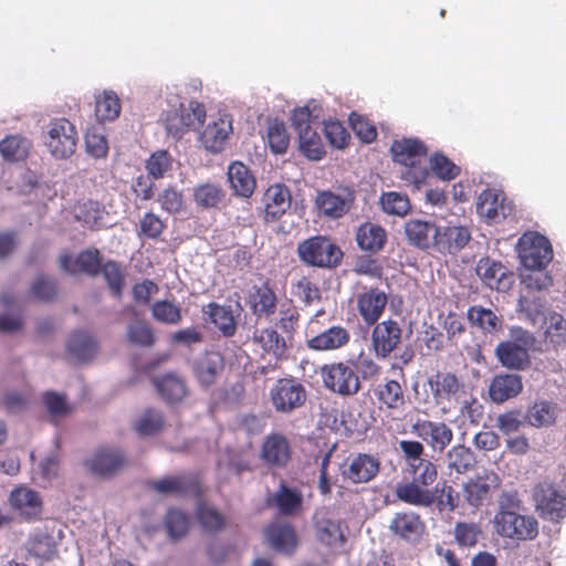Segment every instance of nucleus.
Returning <instances> with one entry per match:
<instances>
[{
	"label": "nucleus",
	"mask_w": 566,
	"mask_h": 566,
	"mask_svg": "<svg viewBox=\"0 0 566 566\" xmlns=\"http://www.w3.org/2000/svg\"><path fill=\"white\" fill-rule=\"evenodd\" d=\"M408 471L412 480L396 486L397 499L413 506H431L436 501V494L429 486L438 479L437 465L431 460L423 459L408 467Z\"/></svg>",
	"instance_id": "1"
},
{
	"label": "nucleus",
	"mask_w": 566,
	"mask_h": 566,
	"mask_svg": "<svg viewBox=\"0 0 566 566\" xmlns=\"http://www.w3.org/2000/svg\"><path fill=\"white\" fill-rule=\"evenodd\" d=\"M394 160L406 170L402 177L406 181L412 184L416 188L427 182L430 171L426 165L428 148L424 143L418 138H403L395 140L390 148Z\"/></svg>",
	"instance_id": "2"
},
{
	"label": "nucleus",
	"mask_w": 566,
	"mask_h": 566,
	"mask_svg": "<svg viewBox=\"0 0 566 566\" xmlns=\"http://www.w3.org/2000/svg\"><path fill=\"white\" fill-rule=\"evenodd\" d=\"M427 386L429 402L441 416H447L458 408L465 390L461 378L451 371H437L428 378Z\"/></svg>",
	"instance_id": "3"
},
{
	"label": "nucleus",
	"mask_w": 566,
	"mask_h": 566,
	"mask_svg": "<svg viewBox=\"0 0 566 566\" xmlns=\"http://www.w3.org/2000/svg\"><path fill=\"white\" fill-rule=\"evenodd\" d=\"M297 255L307 266L335 269L342 263L344 253L329 238L314 235L298 243Z\"/></svg>",
	"instance_id": "4"
},
{
	"label": "nucleus",
	"mask_w": 566,
	"mask_h": 566,
	"mask_svg": "<svg viewBox=\"0 0 566 566\" xmlns=\"http://www.w3.org/2000/svg\"><path fill=\"white\" fill-rule=\"evenodd\" d=\"M292 125L298 135L300 150L312 160H319L325 155V147L313 125H318L316 117L312 115L307 106L294 109Z\"/></svg>",
	"instance_id": "5"
},
{
	"label": "nucleus",
	"mask_w": 566,
	"mask_h": 566,
	"mask_svg": "<svg viewBox=\"0 0 566 566\" xmlns=\"http://www.w3.org/2000/svg\"><path fill=\"white\" fill-rule=\"evenodd\" d=\"M324 387L340 397H353L361 389L358 373L347 361L326 364L321 368Z\"/></svg>",
	"instance_id": "6"
},
{
	"label": "nucleus",
	"mask_w": 566,
	"mask_h": 566,
	"mask_svg": "<svg viewBox=\"0 0 566 566\" xmlns=\"http://www.w3.org/2000/svg\"><path fill=\"white\" fill-rule=\"evenodd\" d=\"M492 525L499 536L517 542L534 539L538 534L536 518L517 512H496Z\"/></svg>",
	"instance_id": "7"
},
{
	"label": "nucleus",
	"mask_w": 566,
	"mask_h": 566,
	"mask_svg": "<svg viewBox=\"0 0 566 566\" xmlns=\"http://www.w3.org/2000/svg\"><path fill=\"white\" fill-rule=\"evenodd\" d=\"M517 253L522 264L530 270H542L553 259L549 240L536 231H527L521 235Z\"/></svg>",
	"instance_id": "8"
},
{
	"label": "nucleus",
	"mask_w": 566,
	"mask_h": 566,
	"mask_svg": "<svg viewBox=\"0 0 566 566\" xmlns=\"http://www.w3.org/2000/svg\"><path fill=\"white\" fill-rule=\"evenodd\" d=\"M270 401L275 411L291 413L301 408L307 398L305 387L295 378H280L270 389Z\"/></svg>",
	"instance_id": "9"
},
{
	"label": "nucleus",
	"mask_w": 566,
	"mask_h": 566,
	"mask_svg": "<svg viewBox=\"0 0 566 566\" xmlns=\"http://www.w3.org/2000/svg\"><path fill=\"white\" fill-rule=\"evenodd\" d=\"M75 126L66 118H55L50 123L45 145L52 156L59 159L71 157L77 144Z\"/></svg>",
	"instance_id": "10"
},
{
	"label": "nucleus",
	"mask_w": 566,
	"mask_h": 566,
	"mask_svg": "<svg viewBox=\"0 0 566 566\" xmlns=\"http://www.w3.org/2000/svg\"><path fill=\"white\" fill-rule=\"evenodd\" d=\"M370 343L375 356L379 359L388 358L402 342V328L400 324L388 318L373 325Z\"/></svg>",
	"instance_id": "11"
},
{
	"label": "nucleus",
	"mask_w": 566,
	"mask_h": 566,
	"mask_svg": "<svg viewBox=\"0 0 566 566\" xmlns=\"http://www.w3.org/2000/svg\"><path fill=\"white\" fill-rule=\"evenodd\" d=\"M260 459L270 470L286 468L292 459V447L289 439L280 432L268 434L261 444Z\"/></svg>",
	"instance_id": "12"
},
{
	"label": "nucleus",
	"mask_w": 566,
	"mask_h": 566,
	"mask_svg": "<svg viewBox=\"0 0 566 566\" xmlns=\"http://www.w3.org/2000/svg\"><path fill=\"white\" fill-rule=\"evenodd\" d=\"M150 490L160 495H175L180 497L198 496L200 482L193 474L165 475L148 482Z\"/></svg>",
	"instance_id": "13"
},
{
	"label": "nucleus",
	"mask_w": 566,
	"mask_h": 566,
	"mask_svg": "<svg viewBox=\"0 0 566 566\" xmlns=\"http://www.w3.org/2000/svg\"><path fill=\"white\" fill-rule=\"evenodd\" d=\"M533 497L541 515L558 521L566 514L565 495L552 483L541 482L534 488Z\"/></svg>",
	"instance_id": "14"
},
{
	"label": "nucleus",
	"mask_w": 566,
	"mask_h": 566,
	"mask_svg": "<svg viewBox=\"0 0 566 566\" xmlns=\"http://www.w3.org/2000/svg\"><path fill=\"white\" fill-rule=\"evenodd\" d=\"M412 432L434 452H443L453 440L452 429L442 421L418 419L412 424Z\"/></svg>",
	"instance_id": "15"
},
{
	"label": "nucleus",
	"mask_w": 566,
	"mask_h": 566,
	"mask_svg": "<svg viewBox=\"0 0 566 566\" xmlns=\"http://www.w3.org/2000/svg\"><path fill=\"white\" fill-rule=\"evenodd\" d=\"M356 192L348 187L343 188V193L337 195L331 190L317 193L315 205L319 212L329 219H339L354 207Z\"/></svg>",
	"instance_id": "16"
},
{
	"label": "nucleus",
	"mask_w": 566,
	"mask_h": 566,
	"mask_svg": "<svg viewBox=\"0 0 566 566\" xmlns=\"http://www.w3.org/2000/svg\"><path fill=\"white\" fill-rule=\"evenodd\" d=\"M9 504L27 522L39 520L43 512L41 495L28 486L14 488L9 494Z\"/></svg>",
	"instance_id": "17"
},
{
	"label": "nucleus",
	"mask_w": 566,
	"mask_h": 566,
	"mask_svg": "<svg viewBox=\"0 0 566 566\" xmlns=\"http://www.w3.org/2000/svg\"><path fill=\"white\" fill-rule=\"evenodd\" d=\"M352 340L350 331L343 325H332L306 339V347L313 352H337L346 348Z\"/></svg>",
	"instance_id": "18"
},
{
	"label": "nucleus",
	"mask_w": 566,
	"mask_h": 566,
	"mask_svg": "<svg viewBox=\"0 0 566 566\" xmlns=\"http://www.w3.org/2000/svg\"><path fill=\"white\" fill-rule=\"evenodd\" d=\"M304 497L300 489L281 481L276 491L266 497V504L282 516H295L303 511Z\"/></svg>",
	"instance_id": "19"
},
{
	"label": "nucleus",
	"mask_w": 566,
	"mask_h": 566,
	"mask_svg": "<svg viewBox=\"0 0 566 566\" xmlns=\"http://www.w3.org/2000/svg\"><path fill=\"white\" fill-rule=\"evenodd\" d=\"M501 485L500 476L494 472L470 479L463 484L462 492L465 502L473 507H480L491 497L492 491Z\"/></svg>",
	"instance_id": "20"
},
{
	"label": "nucleus",
	"mask_w": 566,
	"mask_h": 566,
	"mask_svg": "<svg viewBox=\"0 0 566 566\" xmlns=\"http://www.w3.org/2000/svg\"><path fill=\"white\" fill-rule=\"evenodd\" d=\"M265 222H275L291 208L292 195L283 184L271 185L263 193Z\"/></svg>",
	"instance_id": "21"
},
{
	"label": "nucleus",
	"mask_w": 566,
	"mask_h": 566,
	"mask_svg": "<svg viewBox=\"0 0 566 566\" xmlns=\"http://www.w3.org/2000/svg\"><path fill=\"white\" fill-rule=\"evenodd\" d=\"M125 464V457L118 449L101 447L85 461L91 472L99 476H112Z\"/></svg>",
	"instance_id": "22"
},
{
	"label": "nucleus",
	"mask_w": 566,
	"mask_h": 566,
	"mask_svg": "<svg viewBox=\"0 0 566 566\" xmlns=\"http://www.w3.org/2000/svg\"><path fill=\"white\" fill-rule=\"evenodd\" d=\"M388 303L387 294L378 287H371L357 296V311L367 326L376 324Z\"/></svg>",
	"instance_id": "23"
},
{
	"label": "nucleus",
	"mask_w": 566,
	"mask_h": 566,
	"mask_svg": "<svg viewBox=\"0 0 566 566\" xmlns=\"http://www.w3.org/2000/svg\"><path fill=\"white\" fill-rule=\"evenodd\" d=\"M380 462L377 458L358 453L354 457L348 464L342 469V476L344 480L352 483H366L371 481L379 472Z\"/></svg>",
	"instance_id": "24"
},
{
	"label": "nucleus",
	"mask_w": 566,
	"mask_h": 566,
	"mask_svg": "<svg viewBox=\"0 0 566 566\" xmlns=\"http://www.w3.org/2000/svg\"><path fill=\"white\" fill-rule=\"evenodd\" d=\"M389 530L400 539L417 543L421 539L426 525L420 515L415 512H398L394 515Z\"/></svg>",
	"instance_id": "25"
},
{
	"label": "nucleus",
	"mask_w": 566,
	"mask_h": 566,
	"mask_svg": "<svg viewBox=\"0 0 566 566\" xmlns=\"http://www.w3.org/2000/svg\"><path fill=\"white\" fill-rule=\"evenodd\" d=\"M151 384L160 398L169 405L180 403L188 395L185 379L176 373L153 377Z\"/></svg>",
	"instance_id": "26"
},
{
	"label": "nucleus",
	"mask_w": 566,
	"mask_h": 566,
	"mask_svg": "<svg viewBox=\"0 0 566 566\" xmlns=\"http://www.w3.org/2000/svg\"><path fill=\"white\" fill-rule=\"evenodd\" d=\"M379 409L399 410L406 405V390L401 382L396 379H384L371 389Z\"/></svg>",
	"instance_id": "27"
},
{
	"label": "nucleus",
	"mask_w": 566,
	"mask_h": 566,
	"mask_svg": "<svg viewBox=\"0 0 566 566\" xmlns=\"http://www.w3.org/2000/svg\"><path fill=\"white\" fill-rule=\"evenodd\" d=\"M475 271L482 282L491 290L505 291L510 287L511 275L499 261L482 258L479 260Z\"/></svg>",
	"instance_id": "28"
},
{
	"label": "nucleus",
	"mask_w": 566,
	"mask_h": 566,
	"mask_svg": "<svg viewBox=\"0 0 566 566\" xmlns=\"http://www.w3.org/2000/svg\"><path fill=\"white\" fill-rule=\"evenodd\" d=\"M231 132L232 120L228 115H223L207 125L200 140L208 151L217 154L223 150Z\"/></svg>",
	"instance_id": "29"
},
{
	"label": "nucleus",
	"mask_w": 566,
	"mask_h": 566,
	"mask_svg": "<svg viewBox=\"0 0 566 566\" xmlns=\"http://www.w3.org/2000/svg\"><path fill=\"white\" fill-rule=\"evenodd\" d=\"M355 240L360 250L375 254L387 243V231L381 226L367 221L356 229Z\"/></svg>",
	"instance_id": "30"
},
{
	"label": "nucleus",
	"mask_w": 566,
	"mask_h": 566,
	"mask_svg": "<svg viewBox=\"0 0 566 566\" xmlns=\"http://www.w3.org/2000/svg\"><path fill=\"white\" fill-rule=\"evenodd\" d=\"M224 367L223 357L218 352H208L193 364V374L203 387L214 384Z\"/></svg>",
	"instance_id": "31"
},
{
	"label": "nucleus",
	"mask_w": 566,
	"mask_h": 566,
	"mask_svg": "<svg viewBox=\"0 0 566 566\" xmlns=\"http://www.w3.org/2000/svg\"><path fill=\"white\" fill-rule=\"evenodd\" d=\"M264 533L270 545L279 552L291 554L297 546L295 530L289 523H272Z\"/></svg>",
	"instance_id": "32"
},
{
	"label": "nucleus",
	"mask_w": 566,
	"mask_h": 566,
	"mask_svg": "<svg viewBox=\"0 0 566 566\" xmlns=\"http://www.w3.org/2000/svg\"><path fill=\"white\" fill-rule=\"evenodd\" d=\"M202 313L206 319L213 324L224 337H231L235 334L237 323L230 306L210 302L202 307Z\"/></svg>",
	"instance_id": "33"
},
{
	"label": "nucleus",
	"mask_w": 566,
	"mask_h": 566,
	"mask_svg": "<svg viewBox=\"0 0 566 566\" xmlns=\"http://www.w3.org/2000/svg\"><path fill=\"white\" fill-rule=\"evenodd\" d=\"M495 354L499 361L506 368L522 370L530 365V355L525 347L512 340L501 342Z\"/></svg>",
	"instance_id": "34"
},
{
	"label": "nucleus",
	"mask_w": 566,
	"mask_h": 566,
	"mask_svg": "<svg viewBox=\"0 0 566 566\" xmlns=\"http://www.w3.org/2000/svg\"><path fill=\"white\" fill-rule=\"evenodd\" d=\"M523 388L522 378L515 374L497 375L493 378L489 394L493 401L504 402L517 396Z\"/></svg>",
	"instance_id": "35"
},
{
	"label": "nucleus",
	"mask_w": 566,
	"mask_h": 566,
	"mask_svg": "<svg viewBox=\"0 0 566 566\" xmlns=\"http://www.w3.org/2000/svg\"><path fill=\"white\" fill-rule=\"evenodd\" d=\"M66 349L75 360L87 363L96 355L97 343L87 332L75 331L67 340Z\"/></svg>",
	"instance_id": "36"
},
{
	"label": "nucleus",
	"mask_w": 566,
	"mask_h": 566,
	"mask_svg": "<svg viewBox=\"0 0 566 566\" xmlns=\"http://www.w3.org/2000/svg\"><path fill=\"white\" fill-rule=\"evenodd\" d=\"M228 179L233 191L243 198L254 192L256 181L250 169L242 163H232L228 168Z\"/></svg>",
	"instance_id": "37"
},
{
	"label": "nucleus",
	"mask_w": 566,
	"mask_h": 566,
	"mask_svg": "<svg viewBox=\"0 0 566 566\" xmlns=\"http://www.w3.org/2000/svg\"><path fill=\"white\" fill-rule=\"evenodd\" d=\"M476 211L488 222H495L506 216L504 199L494 189H485L479 195Z\"/></svg>",
	"instance_id": "38"
},
{
	"label": "nucleus",
	"mask_w": 566,
	"mask_h": 566,
	"mask_svg": "<svg viewBox=\"0 0 566 566\" xmlns=\"http://www.w3.org/2000/svg\"><path fill=\"white\" fill-rule=\"evenodd\" d=\"M25 547L30 555L44 562L51 560L57 552L54 537L42 531L30 534Z\"/></svg>",
	"instance_id": "39"
},
{
	"label": "nucleus",
	"mask_w": 566,
	"mask_h": 566,
	"mask_svg": "<svg viewBox=\"0 0 566 566\" xmlns=\"http://www.w3.org/2000/svg\"><path fill=\"white\" fill-rule=\"evenodd\" d=\"M437 232L433 224L418 219H411L405 224L408 241L421 249L429 248L431 239L436 237Z\"/></svg>",
	"instance_id": "40"
},
{
	"label": "nucleus",
	"mask_w": 566,
	"mask_h": 566,
	"mask_svg": "<svg viewBox=\"0 0 566 566\" xmlns=\"http://www.w3.org/2000/svg\"><path fill=\"white\" fill-rule=\"evenodd\" d=\"M276 294L270 286L269 282H265L264 284L259 286L252 294L251 307L253 313L259 317H269L273 315L276 310Z\"/></svg>",
	"instance_id": "41"
},
{
	"label": "nucleus",
	"mask_w": 566,
	"mask_h": 566,
	"mask_svg": "<svg viewBox=\"0 0 566 566\" xmlns=\"http://www.w3.org/2000/svg\"><path fill=\"white\" fill-rule=\"evenodd\" d=\"M253 339L265 353L274 356L277 359L282 358L285 354V339L273 328H263L256 331L254 333Z\"/></svg>",
	"instance_id": "42"
},
{
	"label": "nucleus",
	"mask_w": 566,
	"mask_h": 566,
	"mask_svg": "<svg viewBox=\"0 0 566 566\" xmlns=\"http://www.w3.org/2000/svg\"><path fill=\"white\" fill-rule=\"evenodd\" d=\"M316 538L322 544L335 547L345 543V536L337 521L322 518L315 523Z\"/></svg>",
	"instance_id": "43"
},
{
	"label": "nucleus",
	"mask_w": 566,
	"mask_h": 566,
	"mask_svg": "<svg viewBox=\"0 0 566 566\" xmlns=\"http://www.w3.org/2000/svg\"><path fill=\"white\" fill-rule=\"evenodd\" d=\"M226 197L222 188L214 184H203L193 190V201L201 209H217Z\"/></svg>",
	"instance_id": "44"
},
{
	"label": "nucleus",
	"mask_w": 566,
	"mask_h": 566,
	"mask_svg": "<svg viewBox=\"0 0 566 566\" xmlns=\"http://www.w3.org/2000/svg\"><path fill=\"white\" fill-rule=\"evenodd\" d=\"M165 424L161 411L147 408L134 423V430L139 437H151L161 431Z\"/></svg>",
	"instance_id": "45"
},
{
	"label": "nucleus",
	"mask_w": 566,
	"mask_h": 566,
	"mask_svg": "<svg viewBox=\"0 0 566 566\" xmlns=\"http://www.w3.org/2000/svg\"><path fill=\"white\" fill-rule=\"evenodd\" d=\"M120 102L116 93L104 91L95 99V116L98 122L114 120L119 116Z\"/></svg>",
	"instance_id": "46"
},
{
	"label": "nucleus",
	"mask_w": 566,
	"mask_h": 566,
	"mask_svg": "<svg viewBox=\"0 0 566 566\" xmlns=\"http://www.w3.org/2000/svg\"><path fill=\"white\" fill-rule=\"evenodd\" d=\"M447 462L450 470L465 473L475 464V457L469 447L457 444L447 452Z\"/></svg>",
	"instance_id": "47"
},
{
	"label": "nucleus",
	"mask_w": 566,
	"mask_h": 566,
	"mask_svg": "<svg viewBox=\"0 0 566 566\" xmlns=\"http://www.w3.org/2000/svg\"><path fill=\"white\" fill-rule=\"evenodd\" d=\"M31 143L20 136H7L0 142V153L8 161H20L28 157Z\"/></svg>",
	"instance_id": "48"
},
{
	"label": "nucleus",
	"mask_w": 566,
	"mask_h": 566,
	"mask_svg": "<svg viewBox=\"0 0 566 566\" xmlns=\"http://www.w3.org/2000/svg\"><path fill=\"white\" fill-rule=\"evenodd\" d=\"M557 415V405L555 402L542 400L536 401L527 411L526 418L531 426L543 427L554 423Z\"/></svg>",
	"instance_id": "49"
},
{
	"label": "nucleus",
	"mask_w": 566,
	"mask_h": 566,
	"mask_svg": "<svg viewBox=\"0 0 566 566\" xmlns=\"http://www.w3.org/2000/svg\"><path fill=\"white\" fill-rule=\"evenodd\" d=\"M468 318L473 325L488 333L496 332L501 326L500 318L492 310L478 305L468 310Z\"/></svg>",
	"instance_id": "50"
},
{
	"label": "nucleus",
	"mask_w": 566,
	"mask_h": 566,
	"mask_svg": "<svg viewBox=\"0 0 566 566\" xmlns=\"http://www.w3.org/2000/svg\"><path fill=\"white\" fill-rule=\"evenodd\" d=\"M104 214V208L95 200L80 202L75 207V218L90 229H95L99 224Z\"/></svg>",
	"instance_id": "51"
},
{
	"label": "nucleus",
	"mask_w": 566,
	"mask_h": 566,
	"mask_svg": "<svg viewBox=\"0 0 566 566\" xmlns=\"http://www.w3.org/2000/svg\"><path fill=\"white\" fill-rule=\"evenodd\" d=\"M380 205L386 213L399 217L406 216L411 209L408 196L397 191L384 192Z\"/></svg>",
	"instance_id": "52"
},
{
	"label": "nucleus",
	"mask_w": 566,
	"mask_h": 566,
	"mask_svg": "<svg viewBox=\"0 0 566 566\" xmlns=\"http://www.w3.org/2000/svg\"><path fill=\"white\" fill-rule=\"evenodd\" d=\"M266 139L270 149L274 154H284L290 144V136L284 123L279 122L277 119L270 122Z\"/></svg>",
	"instance_id": "53"
},
{
	"label": "nucleus",
	"mask_w": 566,
	"mask_h": 566,
	"mask_svg": "<svg viewBox=\"0 0 566 566\" xmlns=\"http://www.w3.org/2000/svg\"><path fill=\"white\" fill-rule=\"evenodd\" d=\"M128 340L139 347H151L156 337L154 331L145 321H136L127 326Z\"/></svg>",
	"instance_id": "54"
},
{
	"label": "nucleus",
	"mask_w": 566,
	"mask_h": 566,
	"mask_svg": "<svg viewBox=\"0 0 566 566\" xmlns=\"http://www.w3.org/2000/svg\"><path fill=\"white\" fill-rule=\"evenodd\" d=\"M157 201L159 202L160 208L170 214L180 213L186 208L182 191L177 189L176 186L166 187L158 195Z\"/></svg>",
	"instance_id": "55"
},
{
	"label": "nucleus",
	"mask_w": 566,
	"mask_h": 566,
	"mask_svg": "<svg viewBox=\"0 0 566 566\" xmlns=\"http://www.w3.org/2000/svg\"><path fill=\"white\" fill-rule=\"evenodd\" d=\"M430 169L436 177L444 181L455 179L461 172L458 165L451 161L447 156L439 153L431 156Z\"/></svg>",
	"instance_id": "56"
},
{
	"label": "nucleus",
	"mask_w": 566,
	"mask_h": 566,
	"mask_svg": "<svg viewBox=\"0 0 566 566\" xmlns=\"http://www.w3.org/2000/svg\"><path fill=\"white\" fill-rule=\"evenodd\" d=\"M226 467L230 473L240 476L245 472L253 471V457L249 451L228 450Z\"/></svg>",
	"instance_id": "57"
},
{
	"label": "nucleus",
	"mask_w": 566,
	"mask_h": 566,
	"mask_svg": "<svg viewBox=\"0 0 566 566\" xmlns=\"http://www.w3.org/2000/svg\"><path fill=\"white\" fill-rule=\"evenodd\" d=\"M77 272L96 276L101 273L102 258L97 249H87L78 253L74 260Z\"/></svg>",
	"instance_id": "58"
},
{
	"label": "nucleus",
	"mask_w": 566,
	"mask_h": 566,
	"mask_svg": "<svg viewBox=\"0 0 566 566\" xmlns=\"http://www.w3.org/2000/svg\"><path fill=\"white\" fill-rule=\"evenodd\" d=\"M101 273L107 282L112 294L119 298L125 285V275L120 270V266L115 261H107L102 265Z\"/></svg>",
	"instance_id": "59"
},
{
	"label": "nucleus",
	"mask_w": 566,
	"mask_h": 566,
	"mask_svg": "<svg viewBox=\"0 0 566 566\" xmlns=\"http://www.w3.org/2000/svg\"><path fill=\"white\" fill-rule=\"evenodd\" d=\"M197 518L201 527L209 533L221 531L226 524L224 516L219 511L205 504L198 506Z\"/></svg>",
	"instance_id": "60"
},
{
	"label": "nucleus",
	"mask_w": 566,
	"mask_h": 566,
	"mask_svg": "<svg viewBox=\"0 0 566 566\" xmlns=\"http://www.w3.org/2000/svg\"><path fill=\"white\" fill-rule=\"evenodd\" d=\"M165 526L171 538H181L189 530V516L180 510L171 509L167 512Z\"/></svg>",
	"instance_id": "61"
},
{
	"label": "nucleus",
	"mask_w": 566,
	"mask_h": 566,
	"mask_svg": "<svg viewBox=\"0 0 566 566\" xmlns=\"http://www.w3.org/2000/svg\"><path fill=\"white\" fill-rule=\"evenodd\" d=\"M151 313L156 321L165 324H178L182 318L180 307L168 301L155 302Z\"/></svg>",
	"instance_id": "62"
},
{
	"label": "nucleus",
	"mask_w": 566,
	"mask_h": 566,
	"mask_svg": "<svg viewBox=\"0 0 566 566\" xmlns=\"http://www.w3.org/2000/svg\"><path fill=\"white\" fill-rule=\"evenodd\" d=\"M165 229V221L159 216L149 211L139 220L138 235L147 239H158Z\"/></svg>",
	"instance_id": "63"
},
{
	"label": "nucleus",
	"mask_w": 566,
	"mask_h": 566,
	"mask_svg": "<svg viewBox=\"0 0 566 566\" xmlns=\"http://www.w3.org/2000/svg\"><path fill=\"white\" fill-rule=\"evenodd\" d=\"M458 408L460 416L469 419L471 423L478 424L483 418L484 408L482 403L474 396L468 394L467 390H464V396L460 398Z\"/></svg>",
	"instance_id": "64"
}]
</instances>
